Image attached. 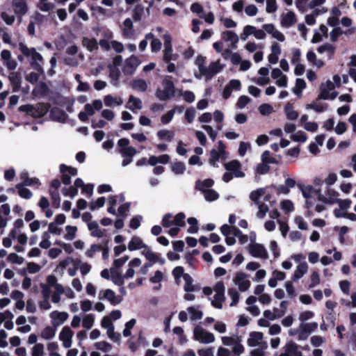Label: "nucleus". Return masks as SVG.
<instances>
[{"mask_svg":"<svg viewBox=\"0 0 356 356\" xmlns=\"http://www.w3.org/2000/svg\"><path fill=\"white\" fill-rule=\"evenodd\" d=\"M12 7L15 14L22 17L28 13L27 0H12Z\"/></svg>","mask_w":356,"mask_h":356,"instance_id":"nucleus-17","label":"nucleus"},{"mask_svg":"<svg viewBox=\"0 0 356 356\" xmlns=\"http://www.w3.org/2000/svg\"><path fill=\"white\" fill-rule=\"evenodd\" d=\"M98 299L107 300L113 306H116L122 301V298L116 295L115 292L110 289H101L98 293Z\"/></svg>","mask_w":356,"mask_h":356,"instance_id":"nucleus-8","label":"nucleus"},{"mask_svg":"<svg viewBox=\"0 0 356 356\" xmlns=\"http://www.w3.org/2000/svg\"><path fill=\"white\" fill-rule=\"evenodd\" d=\"M190 319L193 321L200 320L203 316V313L198 308L195 307H189L187 308Z\"/></svg>","mask_w":356,"mask_h":356,"instance_id":"nucleus-42","label":"nucleus"},{"mask_svg":"<svg viewBox=\"0 0 356 356\" xmlns=\"http://www.w3.org/2000/svg\"><path fill=\"white\" fill-rule=\"evenodd\" d=\"M132 88L140 92H145L147 88V83L141 79H135L131 83Z\"/></svg>","mask_w":356,"mask_h":356,"instance_id":"nucleus-46","label":"nucleus"},{"mask_svg":"<svg viewBox=\"0 0 356 356\" xmlns=\"http://www.w3.org/2000/svg\"><path fill=\"white\" fill-rule=\"evenodd\" d=\"M221 341L224 346L232 347L234 355H240L244 350L241 340L238 336L222 337Z\"/></svg>","mask_w":356,"mask_h":356,"instance_id":"nucleus-5","label":"nucleus"},{"mask_svg":"<svg viewBox=\"0 0 356 356\" xmlns=\"http://www.w3.org/2000/svg\"><path fill=\"white\" fill-rule=\"evenodd\" d=\"M225 300V295L215 294L211 300V305L216 309H221L223 307V302Z\"/></svg>","mask_w":356,"mask_h":356,"instance_id":"nucleus-48","label":"nucleus"},{"mask_svg":"<svg viewBox=\"0 0 356 356\" xmlns=\"http://www.w3.org/2000/svg\"><path fill=\"white\" fill-rule=\"evenodd\" d=\"M255 26L247 25L243 28V33L241 35L242 40H245L248 36L253 35L254 33Z\"/></svg>","mask_w":356,"mask_h":356,"instance_id":"nucleus-62","label":"nucleus"},{"mask_svg":"<svg viewBox=\"0 0 356 356\" xmlns=\"http://www.w3.org/2000/svg\"><path fill=\"white\" fill-rule=\"evenodd\" d=\"M49 110V106L44 104H38L32 106L31 115L35 118L43 117Z\"/></svg>","mask_w":356,"mask_h":356,"instance_id":"nucleus-26","label":"nucleus"},{"mask_svg":"<svg viewBox=\"0 0 356 356\" xmlns=\"http://www.w3.org/2000/svg\"><path fill=\"white\" fill-rule=\"evenodd\" d=\"M213 180L211 179H207L204 181H197L195 184L196 188L202 192H204L206 190H209L210 187L213 185Z\"/></svg>","mask_w":356,"mask_h":356,"instance_id":"nucleus-44","label":"nucleus"},{"mask_svg":"<svg viewBox=\"0 0 356 356\" xmlns=\"http://www.w3.org/2000/svg\"><path fill=\"white\" fill-rule=\"evenodd\" d=\"M271 76L276 79V84L279 87L285 88L287 86V77L283 74L279 68H274L271 72Z\"/></svg>","mask_w":356,"mask_h":356,"instance_id":"nucleus-22","label":"nucleus"},{"mask_svg":"<svg viewBox=\"0 0 356 356\" xmlns=\"http://www.w3.org/2000/svg\"><path fill=\"white\" fill-rule=\"evenodd\" d=\"M185 215L183 213H179L174 217L171 213H166L163 216L161 224L164 227H170L175 226H184Z\"/></svg>","mask_w":356,"mask_h":356,"instance_id":"nucleus-7","label":"nucleus"},{"mask_svg":"<svg viewBox=\"0 0 356 356\" xmlns=\"http://www.w3.org/2000/svg\"><path fill=\"white\" fill-rule=\"evenodd\" d=\"M163 89H158L156 96L161 101L168 100L175 95V86L171 80L165 78L162 82Z\"/></svg>","mask_w":356,"mask_h":356,"instance_id":"nucleus-2","label":"nucleus"},{"mask_svg":"<svg viewBox=\"0 0 356 356\" xmlns=\"http://www.w3.org/2000/svg\"><path fill=\"white\" fill-rule=\"evenodd\" d=\"M49 193L51 197V204L55 208L60 207V198L58 191H49Z\"/></svg>","mask_w":356,"mask_h":356,"instance_id":"nucleus-61","label":"nucleus"},{"mask_svg":"<svg viewBox=\"0 0 356 356\" xmlns=\"http://www.w3.org/2000/svg\"><path fill=\"white\" fill-rule=\"evenodd\" d=\"M339 193L333 188L328 187L325 195L318 194V200L328 204H334L339 201Z\"/></svg>","mask_w":356,"mask_h":356,"instance_id":"nucleus-13","label":"nucleus"},{"mask_svg":"<svg viewBox=\"0 0 356 356\" xmlns=\"http://www.w3.org/2000/svg\"><path fill=\"white\" fill-rule=\"evenodd\" d=\"M225 168L229 171L235 177H243L244 172L241 170V164L238 161L234 160L225 164Z\"/></svg>","mask_w":356,"mask_h":356,"instance_id":"nucleus-20","label":"nucleus"},{"mask_svg":"<svg viewBox=\"0 0 356 356\" xmlns=\"http://www.w3.org/2000/svg\"><path fill=\"white\" fill-rule=\"evenodd\" d=\"M300 188L302 191L303 197L306 200L305 205L307 209H308V216H311L312 214L310 213L309 209L313 206L315 197H317V198L318 199V194L321 193H320V191L314 188L312 186H300Z\"/></svg>","mask_w":356,"mask_h":356,"instance_id":"nucleus-3","label":"nucleus"},{"mask_svg":"<svg viewBox=\"0 0 356 356\" xmlns=\"http://www.w3.org/2000/svg\"><path fill=\"white\" fill-rule=\"evenodd\" d=\"M225 66V65L221 63L220 60L212 62L210 63L209 66L207 67L203 76L207 79H211L213 76L221 72Z\"/></svg>","mask_w":356,"mask_h":356,"instance_id":"nucleus-14","label":"nucleus"},{"mask_svg":"<svg viewBox=\"0 0 356 356\" xmlns=\"http://www.w3.org/2000/svg\"><path fill=\"white\" fill-rule=\"evenodd\" d=\"M317 327H318V323H302L299 327L298 339L300 341L305 340L309 337L311 332L316 330Z\"/></svg>","mask_w":356,"mask_h":356,"instance_id":"nucleus-18","label":"nucleus"},{"mask_svg":"<svg viewBox=\"0 0 356 356\" xmlns=\"http://www.w3.org/2000/svg\"><path fill=\"white\" fill-rule=\"evenodd\" d=\"M281 209L286 213L292 212L294 209L293 202L289 200H285L281 202Z\"/></svg>","mask_w":356,"mask_h":356,"instance_id":"nucleus-64","label":"nucleus"},{"mask_svg":"<svg viewBox=\"0 0 356 356\" xmlns=\"http://www.w3.org/2000/svg\"><path fill=\"white\" fill-rule=\"evenodd\" d=\"M171 168L172 172L176 175H181L184 172L186 167L182 162H175L172 164Z\"/></svg>","mask_w":356,"mask_h":356,"instance_id":"nucleus-57","label":"nucleus"},{"mask_svg":"<svg viewBox=\"0 0 356 356\" xmlns=\"http://www.w3.org/2000/svg\"><path fill=\"white\" fill-rule=\"evenodd\" d=\"M31 356H43L44 354V346L42 343H35L31 348Z\"/></svg>","mask_w":356,"mask_h":356,"instance_id":"nucleus-54","label":"nucleus"},{"mask_svg":"<svg viewBox=\"0 0 356 356\" xmlns=\"http://www.w3.org/2000/svg\"><path fill=\"white\" fill-rule=\"evenodd\" d=\"M268 348L267 343H264L263 346H258L256 348H254L250 352L251 356H266V350Z\"/></svg>","mask_w":356,"mask_h":356,"instance_id":"nucleus-55","label":"nucleus"},{"mask_svg":"<svg viewBox=\"0 0 356 356\" xmlns=\"http://www.w3.org/2000/svg\"><path fill=\"white\" fill-rule=\"evenodd\" d=\"M222 38L227 42H230L234 48L238 42L237 34L232 31H226L222 33Z\"/></svg>","mask_w":356,"mask_h":356,"instance_id":"nucleus-36","label":"nucleus"},{"mask_svg":"<svg viewBox=\"0 0 356 356\" xmlns=\"http://www.w3.org/2000/svg\"><path fill=\"white\" fill-rule=\"evenodd\" d=\"M120 153L123 157H133L137 153L136 149L131 146L123 149H120Z\"/></svg>","mask_w":356,"mask_h":356,"instance_id":"nucleus-60","label":"nucleus"},{"mask_svg":"<svg viewBox=\"0 0 356 356\" xmlns=\"http://www.w3.org/2000/svg\"><path fill=\"white\" fill-rule=\"evenodd\" d=\"M163 59L165 63H169L172 60L175 61L179 58L178 54H174L172 51V47L166 49H163Z\"/></svg>","mask_w":356,"mask_h":356,"instance_id":"nucleus-43","label":"nucleus"},{"mask_svg":"<svg viewBox=\"0 0 356 356\" xmlns=\"http://www.w3.org/2000/svg\"><path fill=\"white\" fill-rule=\"evenodd\" d=\"M281 47L277 42H273L270 47V54L268 56V60L270 64H276L281 54Z\"/></svg>","mask_w":356,"mask_h":356,"instance_id":"nucleus-24","label":"nucleus"},{"mask_svg":"<svg viewBox=\"0 0 356 356\" xmlns=\"http://www.w3.org/2000/svg\"><path fill=\"white\" fill-rule=\"evenodd\" d=\"M233 282L241 292L247 291L251 286L248 275L243 272L236 273Z\"/></svg>","mask_w":356,"mask_h":356,"instance_id":"nucleus-10","label":"nucleus"},{"mask_svg":"<svg viewBox=\"0 0 356 356\" xmlns=\"http://www.w3.org/2000/svg\"><path fill=\"white\" fill-rule=\"evenodd\" d=\"M140 64V61L136 56H131L125 60L124 70L129 73H132Z\"/></svg>","mask_w":356,"mask_h":356,"instance_id":"nucleus-29","label":"nucleus"},{"mask_svg":"<svg viewBox=\"0 0 356 356\" xmlns=\"http://www.w3.org/2000/svg\"><path fill=\"white\" fill-rule=\"evenodd\" d=\"M88 229L92 236L97 238H102L104 236V230L99 228L98 223L96 221H90L88 223Z\"/></svg>","mask_w":356,"mask_h":356,"instance_id":"nucleus-31","label":"nucleus"},{"mask_svg":"<svg viewBox=\"0 0 356 356\" xmlns=\"http://www.w3.org/2000/svg\"><path fill=\"white\" fill-rule=\"evenodd\" d=\"M142 264L141 259L139 258H134L128 264V269L124 274L125 279L134 277L135 275L134 268L139 267Z\"/></svg>","mask_w":356,"mask_h":356,"instance_id":"nucleus-28","label":"nucleus"},{"mask_svg":"<svg viewBox=\"0 0 356 356\" xmlns=\"http://www.w3.org/2000/svg\"><path fill=\"white\" fill-rule=\"evenodd\" d=\"M6 260L12 264L17 265L22 264L24 261L23 257L14 252L9 254L6 258Z\"/></svg>","mask_w":356,"mask_h":356,"instance_id":"nucleus-53","label":"nucleus"},{"mask_svg":"<svg viewBox=\"0 0 356 356\" xmlns=\"http://www.w3.org/2000/svg\"><path fill=\"white\" fill-rule=\"evenodd\" d=\"M286 118L289 120H295L298 118V113L294 109L292 104L287 103L284 108Z\"/></svg>","mask_w":356,"mask_h":356,"instance_id":"nucleus-39","label":"nucleus"},{"mask_svg":"<svg viewBox=\"0 0 356 356\" xmlns=\"http://www.w3.org/2000/svg\"><path fill=\"white\" fill-rule=\"evenodd\" d=\"M51 116L54 120L59 122H65L67 118V115L59 108H53L51 111Z\"/></svg>","mask_w":356,"mask_h":356,"instance_id":"nucleus-38","label":"nucleus"},{"mask_svg":"<svg viewBox=\"0 0 356 356\" xmlns=\"http://www.w3.org/2000/svg\"><path fill=\"white\" fill-rule=\"evenodd\" d=\"M126 108L131 110L134 113H137L143 108L142 101L134 95H130L127 103Z\"/></svg>","mask_w":356,"mask_h":356,"instance_id":"nucleus-25","label":"nucleus"},{"mask_svg":"<svg viewBox=\"0 0 356 356\" xmlns=\"http://www.w3.org/2000/svg\"><path fill=\"white\" fill-rule=\"evenodd\" d=\"M56 335V327L51 326H46L42 330L40 336L44 340H51L54 338Z\"/></svg>","mask_w":356,"mask_h":356,"instance_id":"nucleus-40","label":"nucleus"},{"mask_svg":"<svg viewBox=\"0 0 356 356\" xmlns=\"http://www.w3.org/2000/svg\"><path fill=\"white\" fill-rule=\"evenodd\" d=\"M264 334L260 332H252L250 334L248 339V344L249 346L255 347L263 346L264 343H266L263 341Z\"/></svg>","mask_w":356,"mask_h":356,"instance_id":"nucleus-21","label":"nucleus"},{"mask_svg":"<svg viewBox=\"0 0 356 356\" xmlns=\"http://www.w3.org/2000/svg\"><path fill=\"white\" fill-rule=\"evenodd\" d=\"M111 275L112 282L117 286H122L124 282V275H122L119 270L116 268H111Z\"/></svg>","mask_w":356,"mask_h":356,"instance_id":"nucleus-33","label":"nucleus"},{"mask_svg":"<svg viewBox=\"0 0 356 356\" xmlns=\"http://www.w3.org/2000/svg\"><path fill=\"white\" fill-rule=\"evenodd\" d=\"M204 63H205L204 57H203L202 56H199L197 57L196 60H195V64L197 65L200 73V75L195 74V77L197 79H201V77L203 76V75L206 71V69L207 67L204 66Z\"/></svg>","mask_w":356,"mask_h":356,"instance_id":"nucleus-47","label":"nucleus"},{"mask_svg":"<svg viewBox=\"0 0 356 356\" xmlns=\"http://www.w3.org/2000/svg\"><path fill=\"white\" fill-rule=\"evenodd\" d=\"M334 88V83L331 81H327L325 84L321 86V93L318 98L330 100L334 99L338 95Z\"/></svg>","mask_w":356,"mask_h":356,"instance_id":"nucleus-9","label":"nucleus"},{"mask_svg":"<svg viewBox=\"0 0 356 356\" xmlns=\"http://www.w3.org/2000/svg\"><path fill=\"white\" fill-rule=\"evenodd\" d=\"M16 188L18 189L19 195L22 198L29 200L33 196L32 192L29 189L24 187L22 184H17Z\"/></svg>","mask_w":356,"mask_h":356,"instance_id":"nucleus-49","label":"nucleus"},{"mask_svg":"<svg viewBox=\"0 0 356 356\" xmlns=\"http://www.w3.org/2000/svg\"><path fill=\"white\" fill-rule=\"evenodd\" d=\"M156 136L159 140L170 142L175 136V132L168 129H161L157 132Z\"/></svg>","mask_w":356,"mask_h":356,"instance_id":"nucleus-41","label":"nucleus"},{"mask_svg":"<svg viewBox=\"0 0 356 356\" xmlns=\"http://www.w3.org/2000/svg\"><path fill=\"white\" fill-rule=\"evenodd\" d=\"M228 296L232 300L230 307L236 306L238 304L240 299L239 293L235 289H229L228 290Z\"/></svg>","mask_w":356,"mask_h":356,"instance_id":"nucleus-52","label":"nucleus"},{"mask_svg":"<svg viewBox=\"0 0 356 356\" xmlns=\"http://www.w3.org/2000/svg\"><path fill=\"white\" fill-rule=\"evenodd\" d=\"M194 339L201 343H211L215 341L213 333L208 332L200 325H196L193 329Z\"/></svg>","mask_w":356,"mask_h":356,"instance_id":"nucleus-4","label":"nucleus"},{"mask_svg":"<svg viewBox=\"0 0 356 356\" xmlns=\"http://www.w3.org/2000/svg\"><path fill=\"white\" fill-rule=\"evenodd\" d=\"M74 332L68 326H64L58 334V339L65 348H70L72 345Z\"/></svg>","mask_w":356,"mask_h":356,"instance_id":"nucleus-12","label":"nucleus"},{"mask_svg":"<svg viewBox=\"0 0 356 356\" xmlns=\"http://www.w3.org/2000/svg\"><path fill=\"white\" fill-rule=\"evenodd\" d=\"M184 279L185 280L184 289L186 292H194L200 290V287L193 284V279L188 274H184Z\"/></svg>","mask_w":356,"mask_h":356,"instance_id":"nucleus-34","label":"nucleus"},{"mask_svg":"<svg viewBox=\"0 0 356 356\" xmlns=\"http://www.w3.org/2000/svg\"><path fill=\"white\" fill-rule=\"evenodd\" d=\"M203 193H204V198L206 199V200L209 201V202L214 201V200H217L219 197L218 193L212 189L206 190Z\"/></svg>","mask_w":356,"mask_h":356,"instance_id":"nucleus-63","label":"nucleus"},{"mask_svg":"<svg viewBox=\"0 0 356 356\" xmlns=\"http://www.w3.org/2000/svg\"><path fill=\"white\" fill-rule=\"evenodd\" d=\"M18 47L21 52L31 60V67L38 72L42 73L43 68L41 63L43 62V58L42 55L35 48H29L22 42H19Z\"/></svg>","mask_w":356,"mask_h":356,"instance_id":"nucleus-1","label":"nucleus"},{"mask_svg":"<svg viewBox=\"0 0 356 356\" xmlns=\"http://www.w3.org/2000/svg\"><path fill=\"white\" fill-rule=\"evenodd\" d=\"M104 104L108 107L120 106L123 104V99L120 97H113L107 95L104 97Z\"/></svg>","mask_w":356,"mask_h":356,"instance_id":"nucleus-35","label":"nucleus"},{"mask_svg":"<svg viewBox=\"0 0 356 356\" xmlns=\"http://www.w3.org/2000/svg\"><path fill=\"white\" fill-rule=\"evenodd\" d=\"M296 23V14L289 10L281 15V25L284 28H289Z\"/></svg>","mask_w":356,"mask_h":356,"instance_id":"nucleus-23","label":"nucleus"},{"mask_svg":"<svg viewBox=\"0 0 356 356\" xmlns=\"http://www.w3.org/2000/svg\"><path fill=\"white\" fill-rule=\"evenodd\" d=\"M102 106V102L100 99H95L91 104H86L84 110L89 115H93L95 111H99Z\"/></svg>","mask_w":356,"mask_h":356,"instance_id":"nucleus-30","label":"nucleus"},{"mask_svg":"<svg viewBox=\"0 0 356 356\" xmlns=\"http://www.w3.org/2000/svg\"><path fill=\"white\" fill-rule=\"evenodd\" d=\"M248 250L252 257L262 260H267L269 258L267 249L263 244L252 243L248 245Z\"/></svg>","mask_w":356,"mask_h":356,"instance_id":"nucleus-6","label":"nucleus"},{"mask_svg":"<svg viewBox=\"0 0 356 356\" xmlns=\"http://www.w3.org/2000/svg\"><path fill=\"white\" fill-rule=\"evenodd\" d=\"M82 45L90 52L98 49V42L95 38L84 37L82 40Z\"/></svg>","mask_w":356,"mask_h":356,"instance_id":"nucleus-37","label":"nucleus"},{"mask_svg":"<svg viewBox=\"0 0 356 356\" xmlns=\"http://www.w3.org/2000/svg\"><path fill=\"white\" fill-rule=\"evenodd\" d=\"M38 7L42 11L48 12L54 8V5L47 0H39Z\"/></svg>","mask_w":356,"mask_h":356,"instance_id":"nucleus-56","label":"nucleus"},{"mask_svg":"<svg viewBox=\"0 0 356 356\" xmlns=\"http://www.w3.org/2000/svg\"><path fill=\"white\" fill-rule=\"evenodd\" d=\"M308 268L309 266L306 261L299 263L291 276V280L293 282H298L307 273Z\"/></svg>","mask_w":356,"mask_h":356,"instance_id":"nucleus-19","label":"nucleus"},{"mask_svg":"<svg viewBox=\"0 0 356 356\" xmlns=\"http://www.w3.org/2000/svg\"><path fill=\"white\" fill-rule=\"evenodd\" d=\"M142 254L150 262L156 263L158 254L152 252L149 248L147 247L146 249L143 250L142 251Z\"/></svg>","mask_w":356,"mask_h":356,"instance_id":"nucleus-58","label":"nucleus"},{"mask_svg":"<svg viewBox=\"0 0 356 356\" xmlns=\"http://www.w3.org/2000/svg\"><path fill=\"white\" fill-rule=\"evenodd\" d=\"M133 22L130 18H127L123 22L122 34L127 38H131L134 36Z\"/></svg>","mask_w":356,"mask_h":356,"instance_id":"nucleus-32","label":"nucleus"},{"mask_svg":"<svg viewBox=\"0 0 356 356\" xmlns=\"http://www.w3.org/2000/svg\"><path fill=\"white\" fill-rule=\"evenodd\" d=\"M279 356H302L298 346L293 341L287 342L282 348V353Z\"/></svg>","mask_w":356,"mask_h":356,"instance_id":"nucleus-15","label":"nucleus"},{"mask_svg":"<svg viewBox=\"0 0 356 356\" xmlns=\"http://www.w3.org/2000/svg\"><path fill=\"white\" fill-rule=\"evenodd\" d=\"M265 188H263L254 190L250 193V198L255 204H259L261 203L259 199L265 194Z\"/></svg>","mask_w":356,"mask_h":356,"instance_id":"nucleus-45","label":"nucleus"},{"mask_svg":"<svg viewBox=\"0 0 356 356\" xmlns=\"http://www.w3.org/2000/svg\"><path fill=\"white\" fill-rule=\"evenodd\" d=\"M334 47L330 44H325L318 47L317 51L320 54L327 51L329 54V57H331L334 52Z\"/></svg>","mask_w":356,"mask_h":356,"instance_id":"nucleus-59","label":"nucleus"},{"mask_svg":"<svg viewBox=\"0 0 356 356\" xmlns=\"http://www.w3.org/2000/svg\"><path fill=\"white\" fill-rule=\"evenodd\" d=\"M66 234L64 236V238L67 241H72L76 236V234L77 232V227L76 226L67 225L65 227Z\"/></svg>","mask_w":356,"mask_h":356,"instance_id":"nucleus-51","label":"nucleus"},{"mask_svg":"<svg viewBox=\"0 0 356 356\" xmlns=\"http://www.w3.org/2000/svg\"><path fill=\"white\" fill-rule=\"evenodd\" d=\"M65 294L67 298L73 299L75 297L74 293L70 288L65 289L62 285H56V291L51 295V302L58 304L60 302V296Z\"/></svg>","mask_w":356,"mask_h":356,"instance_id":"nucleus-11","label":"nucleus"},{"mask_svg":"<svg viewBox=\"0 0 356 356\" xmlns=\"http://www.w3.org/2000/svg\"><path fill=\"white\" fill-rule=\"evenodd\" d=\"M69 315L65 312L54 311L49 314L52 325L57 327L63 324L68 318Z\"/></svg>","mask_w":356,"mask_h":356,"instance_id":"nucleus-16","label":"nucleus"},{"mask_svg":"<svg viewBox=\"0 0 356 356\" xmlns=\"http://www.w3.org/2000/svg\"><path fill=\"white\" fill-rule=\"evenodd\" d=\"M95 323V316L92 314H86L82 320V325L84 328L90 330L92 328Z\"/></svg>","mask_w":356,"mask_h":356,"instance_id":"nucleus-50","label":"nucleus"},{"mask_svg":"<svg viewBox=\"0 0 356 356\" xmlns=\"http://www.w3.org/2000/svg\"><path fill=\"white\" fill-rule=\"evenodd\" d=\"M147 245L143 242L142 238L138 236H134L128 243V249L130 251H134L140 249H146Z\"/></svg>","mask_w":356,"mask_h":356,"instance_id":"nucleus-27","label":"nucleus"}]
</instances>
